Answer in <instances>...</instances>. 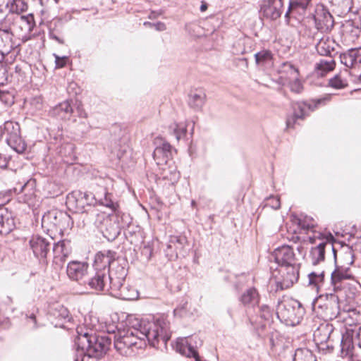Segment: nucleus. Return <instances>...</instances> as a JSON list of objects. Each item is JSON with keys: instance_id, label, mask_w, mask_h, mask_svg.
Here are the masks:
<instances>
[{"instance_id": "22", "label": "nucleus", "mask_w": 361, "mask_h": 361, "mask_svg": "<svg viewBox=\"0 0 361 361\" xmlns=\"http://www.w3.org/2000/svg\"><path fill=\"white\" fill-rule=\"evenodd\" d=\"M15 220L11 212L0 208V234L6 235L15 228Z\"/></svg>"}, {"instance_id": "56", "label": "nucleus", "mask_w": 361, "mask_h": 361, "mask_svg": "<svg viewBox=\"0 0 361 361\" xmlns=\"http://www.w3.org/2000/svg\"><path fill=\"white\" fill-rule=\"evenodd\" d=\"M11 190L0 191V206L4 205L10 200Z\"/></svg>"}, {"instance_id": "19", "label": "nucleus", "mask_w": 361, "mask_h": 361, "mask_svg": "<svg viewBox=\"0 0 361 361\" xmlns=\"http://www.w3.org/2000/svg\"><path fill=\"white\" fill-rule=\"evenodd\" d=\"M118 257L116 252L111 250H104L98 252L94 257V267L95 271H106L110 269Z\"/></svg>"}, {"instance_id": "5", "label": "nucleus", "mask_w": 361, "mask_h": 361, "mask_svg": "<svg viewBox=\"0 0 361 361\" xmlns=\"http://www.w3.org/2000/svg\"><path fill=\"white\" fill-rule=\"evenodd\" d=\"M313 309L324 321L333 320L341 314L339 297L337 292L319 295L313 302Z\"/></svg>"}, {"instance_id": "21", "label": "nucleus", "mask_w": 361, "mask_h": 361, "mask_svg": "<svg viewBox=\"0 0 361 361\" xmlns=\"http://www.w3.org/2000/svg\"><path fill=\"white\" fill-rule=\"evenodd\" d=\"M18 198L20 202L27 204L30 208H34L37 204L38 200L35 194V180H28L21 186Z\"/></svg>"}, {"instance_id": "4", "label": "nucleus", "mask_w": 361, "mask_h": 361, "mask_svg": "<svg viewBox=\"0 0 361 361\" xmlns=\"http://www.w3.org/2000/svg\"><path fill=\"white\" fill-rule=\"evenodd\" d=\"M276 314L279 320L288 326H296L302 320L305 309L300 302L293 298L279 301Z\"/></svg>"}, {"instance_id": "14", "label": "nucleus", "mask_w": 361, "mask_h": 361, "mask_svg": "<svg viewBox=\"0 0 361 361\" xmlns=\"http://www.w3.org/2000/svg\"><path fill=\"white\" fill-rule=\"evenodd\" d=\"M86 283L96 292H104L111 295V286L106 271H95Z\"/></svg>"}, {"instance_id": "2", "label": "nucleus", "mask_w": 361, "mask_h": 361, "mask_svg": "<svg viewBox=\"0 0 361 361\" xmlns=\"http://www.w3.org/2000/svg\"><path fill=\"white\" fill-rule=\"evenodd\" d=\"M113 195L105 188H99L94 194L81 190H74L66 197V204L75 209V212L87 213L92 217L96 216L98 212L92 207L94 204H99L116 210V204L112 200Z\"/></svg>"}, {"instance_id": "50", "label": "nucleus", "mask_w": 361, "mask_h": 361, "mask_svg": "<svg viewBox=\"0 0 361 361\" xmlns=\"http://www.w3.org/2000/svg\"><path fill=\"white\" fill-rule=\"evenodd\" d=\"M298 225L303 230H309L313 228L315 226L314 221L311 217L306 216L305 219H297Z\"/></svg>"}, {"instance_id": "49", "label": "nucleus", "mask_w": 361, "mask_h": 361, "mask_svg": "<svg viewBox=\"0 0 361 361\" xmlns=\"http://www.w3.org/2000/svg\"><path fill=\"white\" fill-rule=\"evenodd\" d=\"M336 241L334 235L329 233L327 235L326 240H325L326 249V251L331 252L334 256V263L337 262L336 260V250L334 246V242Z\"/></svg>"}, {"instance_id": "34", "label": "nucleus", "mask_w": 361, "mask_h": 361, "mask_svg": "<svg viewBox=\"0 0 361 361\" xmlns=\"http://www.w3.org/2000/svg\"><path fill=\"white\" fill-rule=\"evenodd\" d=\"M174 348L176 351L189 357L197 350L186 338H178Z\"/></svg>"}, {"instance_id": "25", "label": "nucleus", "mask_w": 361, "mask_h": 361, "mask_svg": "<svg viewBox=\"0 0 361 361\" xmlns=\"http://www.w3.org/2000/svg\"><path fill=\"white\" fill-rule=\"evenodd\" d=\"M334 330V327L331 324L324 323L320 324L314 332V340L316 344L332 340L331 336Z\"/></svg>"}, {"instance_id": "27", "label": "nucleus", "mask_w": 361, "mask_h": 361, "mask_svg": "<svg viewBox=\"0 0 361 361\" xmlns=\"http://www.w3.org/2000/svg\"><path fill=\"white\" fill-rule=\"evenodd\" d=\"M239 301L244 305H251L254 307L259 305V295L255 288H250L247 289L239 298Z\"/></svg>"}, {"instance_id": "43", "label": "nucleus", "mask_w": 361, "mask_h": 361, "mask_svg": "<svg viewBox=\"0 0 361 361\" xmlns=\"http://www.w3.org/2000/svg\"><path fill=\"white\" fill-rule=\"evenodd\" d=\"M259 316L265 321H270L273 318L274 310L268 305H259Z\"/></svg>"}, {"instance_id": "7", "label": "nucleus", "mask_w": 361, "mask_h": 361, "mask_svg": "<svg viewBox=\"0 0 361 361\" xmlns=\"http://www.w3.org/2000/svg\"><path fill=\"white\" fill-rule=\"evenodd\" d=\"M106 271L110 285L112 286L111 295L123 300H129L130 298L126 295V287L124 286L127 269L120 262L118 257L115 261H113L110 269H108Z\"/></svg>"}, {"instance_id": "8", "label": "nucleus", "mask_w": 361, "mask_h": 361, "mask_svg": "<svg viewBox=\"0 0 361 361\" xmlns=\"http://www.w3.org/2000/svg\"><path fill=\"white\" fill-rule=\"evenodd\" d=\"M331 99V95H326L324 97L312 99L306 102H299L293 106V114L286 120V126L288 128H294L298 119L303 120L309 115V112L314 111L320 105H324Z\"/></svg>"}, {"instance_id": "30", "label": "nucleus", "mask_w": 361, "mask_h": 361, "mask_svg": "<svg viewBox=\"0 0 361 361\" xmlns=\"http://www.w3.org/2000/svg\"><path fill=\"white\" fill-rule=\"evenodd\" d=\"M15 23L18 24L22 30L30 32L35 26V22L34 20V16L32 13L28 15H16L13 18Z\"/></svg>"}, {"instance_id": "32", "label": "nucleus", "mask_w": 361, "mask_h": 361, "mask_svg": "<svg viewBox=\"0 0 361 361\" xmlns=\"http://www.w3.org/2000/svg\"><path fill=\"white\" fill-rule=\"evenodd\" d=\"M255 62L262 67H271L273 65L274 55L270 50L263 49L255 54Z\"/></svg>"}, {"instance_id": "59", "label": "nucleus", "mask_w": 361, "mask_h": 361, "mask_svg": "<svg viewBox=\"0 0 361 361\" xmlns=\"http://www.w3.org/2000/svg\"><path fill=\"white\" fill-rule=\"evenodd\" d=\"M350 25L357 30L361 29V15H355L354 18L350 21Z\"/></svg>"}, {"instance_id": "18", "label": "nucleus", "mask_w": 361, "mask_h": 361, "mask_svg": "<svg viewBox=\"0 0 361 361\" xmlns=\"http://www.w3.org/2000/svg\"><path fill=\"white\" fill-rule=\"evenodd\" d=\"M335 264V269L331 274V285L334 292L341 290V283L344 280L353 279L354 276L351 271L350 267L345 264Z\"/></svg>"}, {"instance_id": "62", "label": "nucleus", "mask_w": 361, "mask_h": 361, "mask_svg": "<svg viewBox=\"0 0 361 361\" xmlns=\"http://www.w3.org/2000/svg\"><path fill=\"white\" fill-rule=\"evenodd\" d=\"M163 13H164V11L162 10L151 11L148 16V18L153 20V19L157 18L159 16L162 15Z\"/></svg>"}, {"instance_id": "20", "label": "nucleus", "mask_w": 361, "mask_h": 361, "mask_svg": "<svg viewBox=\"0 0 361 361\" xmlns=\"http://www.w3.org/2000/svg\"><path fill=\"white\" fill-rule=\"evenodd\" d=\"M313 19L316 28L322 32L330 30L334 25L333 16L324 7L316 9Z\"/></svg>"}, {"instance_id": "12", "label": "nucleus", "mask_w": 361, "mask_h": 361, "mask_svg": "<svg viewBox=\"0 0 361 361\" xmlns=\"http://www.w3.org/2000/svg\"><path fill=\"white\" fill-rule=\"evenodd\" d=\"M34 255L41 262H47V255L51 249V242L39 235H32L29 241Z\"/></svg>"}, {"instance_id": "26", "label": "nucleus", "mask_w": 361, "mask_h": 361, "mask_svg": "<svg viewBox=\"0 0 361 361\" xmlns=\"http://www.w3.org/2000/svg\"><path fill=\"white\" fill-rule=\"evenodd\" d=\"M334 44V41L329 37H322L316 44V49L319 55L332 58V53L335 51Z\"/></svg>"}, {"instance_id": "6", "label": "nucleus", "mask_w": 361, "mask_h": 361, "mask_svg": "<svg viewBox=\"0 0 361 361\" xmlns=\"http://www.w3.org/2000/svg\"><path fill=\"white\" fill-rule=\"evenodd\" d=\"M73 221L71 216L65 212L52 209L45 213L42 218V226L48 232L63 233L71 228Z\"/></svg>"}, {"instance_id": "51", "label": "nucleus", "mask_w": 361, "mask_h": 361, "mask_svg": "<svg viewBox=\"0 0 361 361\" xmlns=\"http://www.w3.org/2000/svg\"><path fill=\"white\" fill-rule=\"evenodd\" d=\"M344 263L343 264H345L347 267H350L355 262V255L353 250L351 247L347 246L346 250L343 253V256Z\"/></svg>"}, {"instance_id": "29", "label": "nucleus", "mask_w": 361, "mask_h": 361, "mask_svg": "<svg viewBox=\"0 0 361 361\" xmlns=\"http://www.w3.org/2000/svg\"><path fill=\"white\" fill-rule=\"evenodd\" d=\"M206 100V94L202 90H197L189 94L188 104L195 111L200 110L204 106Z\"/></svg>"}, {"instance_id": "13", "label": "nucleus", "mask_w": 361, "mask_h": 361, "mask_svg": "<svg viewBox=\"0 0 361 361\" xmlns=\"http://www.w3.org/2000/svg\"><path fill=\"white\" fill-rule=\"evenodd\" d=\"M89 264L86 262L73 260L68 263L66 274L68 279L80 284H86L85 278L87 275Z\"/></svg>"}, {"instance_id": "52", "label": "nucleus", "mask_w": 361, "mask_h": 361, "mask_svg": "<svg viewBox=\"0 0 361 361\" xmlns=\"http://www.w3.org/2000/svg\"><path fill=\"white\" fill-rule=\"evenodd\" d=\"M317 345L319 351L322 352L323 354L331 353L333 352L334 348L333 340L317 344Z\"/></svg>"}, {"instance_id": "17", "label": "nucleus", "mask_w": 361, "mask_h": 361, "mask_svg": "<svg viewBox=\"0 0 361 361\" xmlns=\"http://www.w3.org/2000/svg\"><path fill=\"white\" fill-rule=\"evenodd\" d=\"M283 0H263L260 6L262 16L270 20L279 18L283 13Z\"/></svg>"}, {"instance_id": "45", "label": "nucleus", "mask_w": 361, "mask_h": 361, "mask_svg": "<svg viewBox=\"0 0 361 361\" xmlns=\"http://www.w3.org/2000/svg\"><path fill=\"white\" fill-rule=\"evenodd\" d=\"M328 85L329 87L336 90L343 89L348 85L346 81L341 79L338 74L329 79Z\"/></svg>"}, {"instance_id": "37", "label": "nucleus", "mask_w": 361, "mask_h": 361, "mask_svg": "<svg viewBox=\"0 0 361 361\" xmlns=\"http://www.w3.org/2000/svg\"><path fill=\"white\" fill-rule=\"evenodd\" d=\"M341 63L345 67L356 68V51L354 49H349L347 52L340 54Z\"/></svg>"}, {"instance_id": "42", "label": "nucleus", "mask_w": 361, "mask_h": 361, "mask_svg": "<svg viewBox=\"0 0 361 361\" xmlns=\"http://www.w3.org/2000/svg\"><path fill=\"white\" fill-rule=\"evenodd\" d=\"M27 4L24 0H13L9 6V11L13 13L20 15L27 11Z\"/></svg>"}, {"instance_id": "36", "label": "nucleus", "mask_w": 361, "mask_h": 361, "mask_svg": "<svg viewBox=\"0 0 361 361\" xmlns=\"http://www.w3.org/2000/svg\"><path fill=\"white\" fill-rule=\"evenodd\" d=\"M340 346L342 357L350 355L353 353V350L354 348L352 336H350L348 334L346 335H342Z\"/></svg>"}, {"instance_id": "31", "label": "nucleus", "mask_w": 361, "mask_h": 361, "mask_svg": "<svg viewBox=\"0 0 361 361\" xmlns=\"http://www.w3.org/2000/svg\"><path fill=\"white\" fill-rule=\"evenodd\" d=\"M336 66L335 60L332 58L321 59L316 63L314 70L318 75L324 76L327 73L332 71Z\"/></svg>"}, {"instance_id": "38", "label": "nucleus", "mask_w": 361, "mask_h": 361, "mask_svg": "<svg viewBox=\"0 0 361 361\" xmlns=\"http://www.w3.org/2000/svg\"><path fill=\"white\" fill-rule=\"evenodd\" d=\"M51 314L59 322H69L71 319L68 310L61 305H58L53 308Z\"/></svg>"}, {"instance_id": "44", "label": "nucleus", "mask_w": 361, "mask_h": 361, "mask_svg": "<svg viewBox=\"0 0 361 361\" xmlns=\"http://www.w3.org/2000/svg\"><path fill=\"white\" fill-rule=\"evenodd\" d=\"M51 249L54 253V262L60 265V255H62L63 249V241H59L57 243L51 244Z\"/></svg>"}, {"instance_id": "53", "label": "nucleus", "mask_w": 361, "mask_h": 361, "mask_svg": "<svg viewBox=\"0 0 361 361\" xmlns=\"http://www.w3.org/2000/svg\"><path fill=\"white\" fill-rule=\"evenodd\" d=\"M6 82V71L2 66L0 68V87L4 85ZM8 95L7 92L0 90V100L4 102V97Z\"/></svg>"}, {"instance_id": "23", "label": "nucleus", "mask_w": 361, "mask_h": 361, "mask_svg": "<svg viewBox=\"0 0 361 361\" xmlns=\"http://www.w3.org/2000/svg\"><path fill=\"white\" fill-rule=\"evenodd\" d=\"M171 145L167 142H163L157 146L153 152V158L157 165L166 164L171 157Z\"/></svg>"}, {"instance_id": "63", "label": "nucleus", "mask_w": 361, "mask_h": 361, "mask_svg": "<svg viewBox=\"0 0 361 361\" xmlns=\"http://www.w3.org/2000/svg\"><path fill=\"white\" fill-rule=\"evenodd\" d=\"M49 37L52 39H54L55 41H56L59 44H64V40L61 38H60L59 37H58L54 32V31H50L49 32Z\"/></svg>"}, {"instance_id": "24", "label": "nucleus", "mask_w": 361, "mask_h": 361, "mask_svg": "<svg viewBox=\"0 0 361 361\" xmlns=\"http://www.w3.org/2000/svg\"><path fill=\"white\" fill-rule=\"evenodd\" d=\"M310 3L311 0H290L288 10L284 16L286 24H290L292 14L304 13Z\"/></svg>"}, {"instance_id": "46", "label": "nucleus", "mask_w": 361, "mask_h": 361, "mask_svg": "<svg viewBox=\"0 0 361 361\" xmlns=\"http://www.w3.org/2000/svg\"><path fill=\"white\" fill-rule=\"evenodd\" d=\"M332 3L341 8V13L345 14L350 11L352 0H331Z\"/></svg>"}, {"instance_id": "9", "label": "nucleus", "mask_w": 361, "mask_h": 361, "mask_svg": "<svg viewBox=\"0 0 361 361\" xmlns=\"http://www.w3.org/2000/svg\"><path fill=\"white\" fill-rule=\"evenodd\" d=\"M1 135L14 151L18 154L25 152L27 145L20 136V125L17 122L6 121L3 127H0Z\"/></svg>"}, {"instance_id": "33", "label": "nucleus", "mask_w": 361, "mask_h": 361, "mask_svg": "<svg viewBox=\"0 0 361 361\" xmlns=\"http://www.w3.org/2000/svg\"><path fill=\"white\" fill-rule=\"evenodd\" d=\"M326 252L325 241L319 243L317 246L312 247L310 257L313 265H317L324 260Z\"/></svg>"}, {"instance_id": "3", "label": "nucleus", "mask_w": 361, "mask_h": 361, "mask_svg": "<svg viewBox=\"0 0 361 361\" xmlns=\"http://www.w3.org/2000/svg\"><path fill=\"white\" fill-rule=\"evenodd\" d=\"M111 341V334L86 332L78 335L75 341V345L80 356L99 357L109 350ZM75 361H84V357L81 360L77 357Z\"/></svg>"}, {"instance_id": "39", "label": "nucleus", "mask_w": 361, "mask_h": 361, "mask_svg": "<svg viewBox=\"0 0 361 361\" xmlns=\"http://www.w3.org/2000/svg\"><path fill=\"white\" fill-rule=\"evenodd\" d=\"M279 73L287 76L289 80L295 77L300 76V72L298 68L289 61L284 62L280 66Z\"/></svg>"}, {"instance_id": "60", "label": "nucleus", "mask_w": 361, "mask_h": 361, "mask_svg": "<svg viewBox=\"0 0 361 361\" xmlns=\"http://www.w3.org/2000/svg\"><path fill=\"white\" fill-rule=\"evenodd\" d=\"M71 253L70 249L66 246V243L63 241V249L62 255H60V266H62L63 262L66 261V258L69 256Z\"/></svg>"}, {"instance_id": "55", "label": "nucleus", "mask_w": 361, "mask_h": 361, "mask_svg": "<svg viewBox=\"0 0 361 361\" xmlns=\"http://www.w3.org/2000/svg\"><path fill=\"white\" fill-rule=\"evenodd\" d=\"M11 159V156L0 152V168L6 169L8 167V162Z\"/></svg>"}, {"instance_id": "54", "label": "nucleus", "mask_w": 361, "mask_h": 361, "mask_svg": "<svg viewBox=\"0 0 361 361\" xmlns=\"http://www.w3.org/2000/svg\"><path fill=\"white\" fill-rule=\"evenodd\" d=\"M187 128L186 126L182 125H176L174 129V134L177 140H180L182 137L186 135Z\"/></svg>"}, {"instance_id": "47", "label": "nucleus", "mask_w": 361, "mask_h": 361, "mask_svg": "<svg viewBox=\"0 0 361 361\" xmlns=\"http://www.w3.org/2000/svg\"><path fill=\"white\" fill-rule=\"evenodd\" d=\"M288 86L292 92L300 94L303 90V85L300 80V76L291 78L289 81Z\"/></svg>"}, {"instance_id": "40", "label": "nucleus", "mask_w": 361, "mask_h": 361, "mask_svg": "<svg viewBox=\"0 0 361 361\" xmlns=\"http://www.w3.org/2000/svg\"><path fill=\"white\" fill-rule=\"evenodd\" d=\"M293 361H317L315 355L308 348H298L293 356Z\"/></svg>"}, {"instance_id": "61", "label": "nucleus", "mask_w": 361, "mask_h": 361, "mask_svg": "<svg viewBox=\"0 0 361 361\" xmlns=\"http://www.w3.org/2000/svg\"><path fill=\"white\" fill-rule=\"evenodd\" d=\"M153 27L157 31H164L166 30V24L161 21L154 23Z\"/></svg>"}, {"instance_id": "10", "label": "nucleus", "mask_w": 361, "mask_h": 361, "mask_svg": "<svg viewBox=\"0 0 361 361\" xmlns=\"http://www.w3.org/2000/svg\"><path fill=\"white\" fill-rule=\"evenodd\" d=\"M99 223L95 221V224L99 228L103 236L109 241L114 240L121 233V225L119 224L118 216H106L105 214H97Z\"/></svg>"}, {"instance_id": "16", "label": "nucleus", "mask_w": 361, "mask_h": 361, "mask_svg": "<svg viewBox=\"0 0 361 361\" xmlns=\"http://www.w3.org/2000/svg\"><path fill=\"white\" fill-rule=\"evenodd\" d=\"M272 256L279 267L298 264L293 247L288 245L275 249Z\"/></svg>"}, {"instance_id": "58", "label": "nucleus", "mask_w": 361, "mask_h": 361, "mask_svg": "<svg viewBox=\"0 0 361 361\" xmlns=\"http://www.w3.org/2000/svg\"><path fill=\"white\" fill-rule=\"evenodd\" d=\"M11 45L6 47V44H4L3 47L0 44V63L4 61L5 56L8 54L11 51ZM0 66L3 67L1 64H0Z\"/></svg>"}, {"instance_id": "11", "label": "nucleus", "mask_w": 361, "mask_h": 361, "mask_svg": "<svg viewBox=\"0 0 361 361\" xmlns=\"http://www.w3.org/2000/svg\"><path fill=\"white\" fill-rule=\"evenodd\" d=\"M300 267V264L280 267L281 280L276 282L277 288L288 289L296 283L299 279Z\"/></svg>"}, {"instance_id": "41", "label": "nucleus", "mask_w": 361, "mask_h": 361, "mask_svg": "<svg viewBox=\"0 0 361 361\" xmlns=\"http://www.w3.org/2000/svg\"><path fill=\"white\" fill-rule=\"evenodd\" d=\"M348 318L344 319L349 326L357 325L361 322V306L348 310Z\"/></svg>"}, {"instance_id": "57", "label": "nucleus", "mask_w": 361, "mask_h": 361, "mask_svg": "<svg viewBox=\"0 0 361 361\" xmlns=\"http://www.w3.org/2000/svg\"><path fill=\"white\" fill-rule=\"evenodd\" d=\"M54 56L55 57L56 68H63L66 64L67 57L66 56L60 57L59 56H58L56 54H54Z\"/></svg>"}, {"instance_id": "35", "label": "nucleus", "mask_w": 361, "mask_h": 361, "mask_svg": "<svg viewBox=\"0 0 361 361\" xmlns=\"http://www.w3.org/2000/svg\"><path fill=\"white\" fill-rule=\"evenodd\" d=\"M325 271L321 273L312 271L308 274V286L319 291L324 285Z\"/></svg>"}, {"instance_id": "28", "label": "nucleus", "mask_w": 361, "mask_h": 361, "mask_svg": "<svg viewBox=\"0 0 361 361\" xmlns=\"http://www.w3.org/2000/svg\"><path fill=\"white\" fill-rule=\"evenodd\" d=\"M73 113V108L68 100L56 105L51 111V114L61 120L70 119Z\"/></svg>"}, {"instance_id": "1", "label": "nucleus", "mask_w": 361, "mask_h": 361, "mask_svg": "<svg viewBox=\"0 0 361 361\" xmlns=\"http://www.w3.org/2000/svg\"><path fill=\"white\" fill-rule=\"evenodd\" d=\"M133 327L111 334L114 347L123 356L133 355L141 347V340L145 338L150 345L157 347L159 340L166 345L171 336L169 322L164 319L153 322L136 320Z\"/></svg>"}, {"instance_id": "64", "label": "nucleus", "mask_w": 361, "mask_h": 361, "mask_svg": "<svg viewBox=\"0 0 361 361\" xmlns=\"http://www.w3.org/2000/svg\"><path fill=\"white\" fill-rule=\"evenodd\" d=\"M356 51V67L361 66V48L355 49Z\"/></svg>"}, {"instance_id": "15", "label": "nucleus", "mask_w": 361, "mask_h": 361, "mask_svg": "<svg viewBox=\"0 0 361 361\" xmlns=\"http://www.w3.org/2000/svg\"><path fill=\"white\" fill-rule=\"evenodd\" d=\"M188 245V241L186 236L183 235H171L169 240V248H174V251H168L169 259L175 260L178 257H185L188 253V249L186 248Z\"/></svg>"}, {"instance_id": "48", "label": "nucleus", "mask_w": 361, "mask_h": 361, "mask_svg": "<svg viewBox=\"0 0 361 361\" xmlns=\"http://www.w3.org/2000/svg\"><path fill=\"white\" fill-rule=\"evenodd\" d=\"M264 207H270L273 209H279L281 207L280 199L273 195L266 198L264 201Z\"/></svg>"}]
</instances>
